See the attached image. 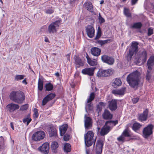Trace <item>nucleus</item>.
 I'll list each match as a JSON object with an SVG mask.
<instances>
[{"label":"nucleus","instance_id":"nucleus-1","mask_svg":"<svg viewBox=\"0 0 154 154\" xmlns=\"http://www.w3.org/2000/svg\"><path fill=\"white\" fill-rule=\"evenodd\" d=\"M11 100L19 104L23 103L25 99V95L22 91L19 90L12 91L9 95Z\"/></svg>","mask_w":154,"mask_h":154},{"label":"nucleus","instance_id":"nucleus-2","mask_svg":"<svg viewBox=\"0 0 154 154\" xmlns=\"http://www.w3.org/2000/svg\"><path fill=\"white\" fill-rule=\"evenodd\" d=\"M140 73L137 70L131 72L127 76L126 80L129 85L132 88L138 86L140 82Z\"/></svg>","mask_w":154,"mask_h":154},{"label":"nucleus","instance_id":"nucleus-3","mask_svg":"<svg viewBox=\"0 0 154 154\" xmlns=\"http://www.w3.org/2000/svg\"><path fill=\"white\" fill-rule=\"evenodd\" d=\"M138 45L139 43L137 42L133 41L131 42L129 53H128L126 57L128 61L131 60V58L134 54H136L137 53L139 50Z\"/></svg>","mask_w":154,"mask_h":154},{"label":"nucleus","instance_id":"nucleus-4","mask_svg":"<svg viewBox=\"0 0 154 154\" xmlns=\"http://www.w3.org/2000/svg\"><path fill=\"white\" fill-rule=\"evenodd\" d=\"M94 133L92 131H88L85 135V141L86 145L89 147L91 146L93 143L95 145L96 139L93 138Z\"/></svg>","mask_w":154,"mask_h":154},{"label":"nucleus","instance_id":"nucleus-5","mask_svg":"<svg viewBox=\"0 0 154 154\" xmlns=\"http://www.w3.org/2000/svg\"><path fill=\"white\" fill-rule=\"evenodd\" d=\"M154 125L150 124L145 127L143 130V136L145 139H148L153 134Z\"/></svg>","mask_w":154,"mask_h":154},{"label":"nucleus","instance_id":"nucleus-6","mask_svg":"<svg viewBox=\"0 0 154 154\" xmlns=\"http://www.w3.org/2000/svg\"><path fill=\"white\" fill-rule=\"evenodd\" d=\"M60 22L59 20H57L52 22L48 26V31L50 33H54L57 32V28L59 27L60 25Z\"/></svg>","mask_w":154,"mask_h":154},{"label":"nucleus","instance_id":"nucleus-7","mask_svg":"<svg viewBox=\"0 0 154 154\" xmlns=\"http://www.w3.org/2000/svg\"><path fill=\"white\" fill-rule=\"evenodd\" d=\"M112 74V70L110 69L106 70L100 69L98 71L97 75L98 77H106L109 76Z\"/></svg>","mask_w":154,"mask_h":154},{"label":"nucleus","instance_id":"nucleus-8","mask_svg":"<svg viewBox=\"0 0 154 154\" xmlns=\"http://www.w3.org/2000/svg\"><path fill=\"white\" fill-rule=\"evenodd\" d=\"M45 136V133L43 131H40L35 133L33 134L32 138L33 140L38 141L43 139Z\"/></svg>","mask_w":154,"mask_h":154},{"label":"nucleus","instance_id":"nucleus-9","mask_svg":"<svg viewBox=\"0 0 154 154\" xmlns=\"http://www.w3.org/2000/svg\"><path fill=\"white\" fill-rule=\"evenodd\" d=\"M19 108L20 106L18 104L11 103L8 104L6 108L9 112L13 113L15 112Z\"/></svg>","mask_w":154,"mask_h":154},{"label":"nucleus","instance_id":"nucleus-10","mask_svg":"<svg viewBox=\"0 0 154 154\" xmlns=\"http://www.w3.org/2000/svg\"><path fill=\"white\" fill-rule=\"evenodd\" d=\"M101 60L103 63L109 65H113L115 62L114 59L113 57L106 55L101 56Z\"/></svg>","mask_w":154,"mask_h":154},{"label":"nucleus","instance_id":"nucleus-11","mask_svg":"<svg viewBox=\"0 0 154 154\" xmlns=\"http://www.w3.org/2000/svg\"><path fill=\"white\" fill-rule=\"evenodd\" d=\"M86 31L88 36L89 38H92L94 36L95 29L91 25H88L86 28Z\"/></svg>","mask_w":154,"mask_h":154},{"label":"nucleus","instance_id":"nucleus-12","mask_svg":"<svg viewBox=\"0 0 154 154\" xmlns=\"http://www.w3.org/2000/svg\"><path fill=\"white\" fill-rule=\"evenodd\" d=\"M38 149L44 154H48L49 150V143L48 142L44 143L38 147Z\"/></svg>","mask_w":154,"mask_h":154},{"label":"nucleus","instance_id":"nucleus-13","mask_svg":"<svg viewBox=\"0 0 154 154\" xmlns=\"http://www.w3.org/2000/svg\"><path fill=\"white\" fill-rule=\"evenodd\" d=\"M103 142L101 140H97L96 143V152L95 154H101L103 146ZM86 153L88 154V151L86 150Z\"/></svg>","mask_w":154,"mask_h":154},{"label":"nucleus","instance_id":"nucleus-14","mask_svg":"<svg viewBox=\"0 0 154 154\" xmlns=\"http://www.w3.org/2000/svg\"><path fill=\"white\" fill-rule=\"evenodd\" d=\"M75 63V67L79 68L80 67L83 66L84 65V62L78 56H75L74 57Z\"/></svg>","mask_w":154,"mask_h":154},{"label":"nucleus","instance_id":"nucleus-15","mask_svg":"<svg viewBox=\"0 0 154 154\" xmlns=\"http://www.w3.org/2000/svg\"><path fill=\"white\" fill-rule=\"evenodd\" d=\"M147 59V53L146 51L144 50L140 53L138 55V60L142 63L146 62Z\"/></svg>","mask_w":154,"mask_h":154},{"label":"nucleus","instance_id":"nucleus-16","mask_svg":"<svg viewBox=\"0 0 154 154\" xmlns=\"http://www.w3.org/2000/svg\"><path fill=\"white\" fill-rule=\"evenodd\" d=\"M109 108L111 111L116 110L117 108V100L112 99L111 101L109 102Z\"/></svg>","mask_w":154,"mask_h":154},{"label":"nucleus","instance_id":"nucleus-17","mask_svg":"<svg viewBox=\"0 0 154 154\" xmlns=\"http://www.w3.org/2000/svg\"><path fill=\"white\" fill-rule=\"evenodd\" d=\"M148 110L146 109L144 110L143 113L140 114L138 117V120L141 122L146 121L148 117Z\"/></svg>","mask_w":154,"mask_h":154},{"label":"nucleus","instance_id":"nucleus-18","mask_svg":"<svg viewBox=\"0 0 154 154\" xmlns=\"http://www.w3.org/2000/svg\"><path fill=\"white\" fill-rule=\"evenodd\" d=\"M49 135L50 137H56L57 135V129L53 125H50L49 128Z\"/></svg>","mask_w":154,"mask_h":154},{"label":"nucleus","instance_id":"nucleus-19","mask_svg":"<svg viewBox=\"0 0 154 154\" xmlns=\"http://www.w3.org/2000/svg\"><path fill=\"white\" fill-rule=\"evenodd\" d=\"M95 68H86L82 70V72L84 74L92 76Z\"/></svg>","mask_w":154,"mask_h":154},{"label":"nucleus","instance_id":"nucleus-20","mask_svg":"<svg viewBox=\"0 0 154 154\" xmlns=\"http://www.w3.org/2000/svg\"><path fill=\"white\" fill-rule=\"evenodd\" d=\"M126 91V88L123 87L118 90H114L112 91L113 94L115 95H123Z\"/></svg>","mask_w":154,"mask_h":154},{"label":"nucleus","instance_id":"nucleus-21","mask_svg":"<svg viewBox=\"0 0 154 154\" xmlns=\"http://www.w3.org/2000/svg\"><path fill=\"white\" fill-rule=\"evenodd\" d=\"M103 118L105 120L111 119L113 117V115L107 109H105L102 115Z\"/></svg>","mask_w":154,"mask_h":154},{"label":"nucleus","instance_id":"nucleus-22","mask_svg":"<svg viewBox=\"0 0 154 154\" xmlns=\"http://www.w3.org/2000/svg\"><path fill=\"white\" fill-rule=\"evenodd\" d=\"M148 69L149 70H151L152 66L154 65V56H151L148 59L147 63Z\"/></svg>","mask_w":154,"mask_h":154},{"label":"nucleus","instance_id":"nucleus-23","mask_svg":"<svg viewBox=\"0 0 154 154\" xmlns=\"http://www.w3.org/2000/svg\"><path fill=\"white\" fill-rule=\"evenodd\" d=\"M92 119L89 117H86L85 121V128L89 129L92 127Z\"/></svg>","mask_w":154,"mask_h":154},{"label":"nucleus","instance_id":"nucleus-24","mask_svg":"<svg viewBox=\"0 0 154 154\" xmlns=\"http://www.w3.org/2000/svg\"><path fill=\"white\" fill-rule=\"evenodd\" d=\"M85 8L92 13L94 12V8L92 4L90 2H85L83 5Z\"/></svg>","mask_w":154,"mask_h":154},{"label":"nucleus","instance_id":"nucleus-25","mask_svg":"<svg viewBox=\"0 0 154 154\" xmlns=\"http://www.w3.org/2000/svg\"><path fill=\"white\" fill-rule=\"evenodd\" d=\"M122 83V82L120 78H115L112 81V85L113 87L117 88L120 86Z\"/></svg>","mask_w":154,"mask_h":154},{"label":"nucleus","instance_id":"nucleus-26","mask_svg":"<svg viewBox=\"0 0 154 154\" xmlns=\"http://www.w3.org/2000/svg\"><path fill=\"white\" fill-rule=\"evenodd\" d=\"M91 54L96 56H98L100 54L101 50L97 47H93L91 49Z\"/></svg>","mask_w":154,"mask_h":154},{"label":"nucleus","instance_id":"nucleus-27","mask_svg":"<svg viewBox=\"0 0 154 154\" xmlns=\"http://www.w3.org/2000/svg\"><path fill=\"white\" fill-rule=\"evenodd\" d=\"M68 127L67 124H65L61 126L59 128L60 136H63L66 132Z\"/></svg>","mask_w":154,"mask_h":154},{"label":"nucleus","instance_id":"nucleus-28","mask_svg":"<svg viewBox=\"0 0 154 154\" xmlns=\"http://www.w3.org/2000/svg\"><path fill=\"white\" fill-rule=\"evenodd\" d=\"M111 130V129H109V128L108 127L104 126L101 129L100 134L102 136H103L107 134Z\"/></svg>","mask_w":154,"mask_h":154},{"label":"nucleus","instance_id":"nucleus-29","mask_svg":"<svg viewBox=\"0 0 154 154\" xmlns=\"http://www.w3.org/2000/svg\"><path fill=\"white\" fill-rule=\"evenodd\" d=\"M32 120V119L31 118L30 114H29L26 116L25 117L23 118V122L25 124H26V123L27 125H28Z\"/></svg>","mask_w":154,"mask_h":154},{"label":"nucleus","instance_id":"nucleus-30","mask_svg":"<svg viewBox=\"0 0 154 154\" xmlns=\"http://www.w3.org/2000/svg\"><path fill=\"white\" fill-rule=\"evenodd\" d=\"M142 126V125L140 123L135 122L133 125L132 129L134 131L136 132L140 129Z\"/></svg>","mask_w":154,"mask_h":154},{"label":"nucleus","instance_id":"nucleus-31","mask_svg":"<svg viewBox=\"0 0 154 154\" xmlns=\"http://www.w3.org/2000/svg\"><path fill=\"white\" fill-rule=\"evenodd\" d=\"M44 81L43 79L40 78L38 79V90L41 91L42 90L43 88Z\"/></svg>","mask_w":154,"mask_h":154},{"label":"nucleus","instance_id":"nucleus-32","mask_svg":"<svg viewBox=\"0 0 154 154\" xmlns=\"http://www.w3.org/2000/svg\"><path fill=\"white\" fill-rule=\"evenodd\" d=\"M58 146V144L57 142L54 141L52 142L51 146L52 151L53 152H55Z\"/></svg>","mask_w":154,"mask_h":154},{"label":"nucleus","instance_id":"nucleus-33","mask_svg":"<svg viewBox=\"0 0 154 154\" xmlns=\"http://www.w3.org/2000/svg\"><path fill=\"white\" fill-rule=\"evenodd\" d=\"M142 26V24L141 22H139L134 23L132 26H131V28L133 29H140Z\"/></svg>","mask_w":154,"mask_h":154},{"label":"nucleus","instance_id":"nucleus-34","mask_svg":"<svg viewBox=\"0 0 154 154\" xmlns=\"http://www.w3.org/2000/svg\"><path fill=\"white\" fill-rule=\"evenodd\" d=\"M106 103L103 102H100L96 106L97 109L99 111H101L102 110V107H104L106 106Z\"/></svg>","mask_w":154,"mask_h":154},{"label":"nucleus","instance_id":"nucleus-35","mask_svg":"<svg viewBox=\"0 0 154 154\" xmlns=\"http://www.w3.org/2000/svg\"><path fill=\"white\" fill-rule=\"evenodd\" d=\"M46 91H50L53 90V85L51 83H46L45 86Z\"/></svg>","mask_w":154,"mask_h":154},{"label":"nucleus","instance_id":"nucleus-36","mask_svg":"<svg viewBox=\"0 0 154 154\" xmlns=\"http://www.w3.org/2000/svg\"><path fill=\"white\" fill-rule=\"evenodd\" d=\"M64 149L65 152H70L71 150V146L70 144L68 143H65L64 145Z\"/></svg>","mask_w":154,"mask_h":154},{"label":"nucleus","instance_id":"nucleus-37","mask_svg":"<svg viewBox=\"0 0 154 154\" xmlns=\"http://www.w3.org/2000/svg\"><path fill=\"white\" fill-rule=\"evenodd\" d=\"M95 96V94L94 92H92L90 94L89 97L87 99V103H91L94 100Z\"/></svg>","mask_w":154,"mask_h":154},{"label":"nucleus","instance_id":"nucleus-38","mask_svg":"<svg viewBox=\"0 0 154 154\" xmlns=\"http://www.w3.org/2000/svg\"><path fill=\"white\" fill-rule=\"evenodd\" d=\"M124 13L125 15L127 17H131V13H130L129 8L125 7L124 8Z\"/></svg>","mask_w":154,"mask_h":154},{"label":"nucleus","instance_id":"nucleus-39","mask_svg":"<svg viewBox=\"0 0 154 154\" xmlns=\"http://www.w3.org/2000/svg\"><path fill=\"white\" fill-rule=\"evenodd\" d=\"M130 131L127 129L125 130L122 134V135L126 137H130L131 136L130 134Z\"/></svg>","mask_w":154,"mask_h":154},{"label":"nucleus","instance_id":"nucleus-40","mask_svg":"<svg viewBox=\"0 0 154 154\" xmlns=\"http://www.w3.org/2000/svg\"><path fill=\"white\" fill-rule=\"evenodd\" d=\"M24 75H16L14 77V80L19 81L23 79L25 77Z\"/></svg>","mask_w":154,"mask_h":154},{"label":"nucleus","instance_id":"nucleus-41","mask_svg":"<svg viewBox=\"0 0 154 154\" xmlns=\"http://www.w3.org/2000/svg\"><path fill=\"white\" fill-rule=\"evenodd\" d=\"M147 71V73L146 75V79L149 82H150V79L152 76V72L151 70H149L148 69Z\"/></svg>","mask_w":154,"mask_h":154},{"label":"nucleus","instance_id":"nucleus-42","mask_svg":"<svg viewBox=\"0 0 154 154\" xmlns=\"http://www.w3.org/2000/svg\"><path fill=\"white\" fill-rule=\"evenodd\" d=\"M101 35V31L100 28L99 27L98 29V31L96 35V36L94 38L95 40L98 39L100 38Z\"/></svg>","mask_w":154,"mask_h":154},{"label":"nucleus","instance_id":"nucleus-43","mask_svg":"<svg viewBox=\"0 0 154 154\" xmlns=\"http://www.w3.org/2000/svg\"><path fill=\"white\" fill-rule=\"evenodd\" d=\"M46 97L49 101L52 100L56 96V94L54 93H51L47 95Z\"/></svg>","mask_w":154,"mask_h":154},{"label":"nucleus","instance_id":"nucleus-44","mask_svg":"<svg viewBox=\"0 0 154 154\" xmlns=\"http://www.w3.org/2000/svg\"><path fill=\"white\" fill-rule=\"evenodd\" d=\"M88 62V63L89 65L91 66H94L97 65V62L96 60H90Z\"/></svg>","mask_w":154,"mask_h":154},{"label":"nucleus","instance_id":"nucleus-45","mask_svg":"<svg viewBox=\"0 0 154 154\" xmlns=\"http://www.w3.org/2000/svg\"><path fill=\"white\" fill-rule=\"evenodd\" d=\"M33 111L34 113L33 115V117L34 119H36L38 118L39 115L38 109L36 108H34Z\"/></svg>","mask_w":154,"mask_h":154},{"label":"nucleus","instance_id":"nucleus-46","mask_svg":"<svg viewBox=\"0 0 154 154\" xmlns=\"http://www.w3.org/2000/svg\"><path fill=\"white\" fill-rule=\"evenodd\" d=\"M110 39H108L105 40H99L98 42L101 45H103L107 43L108 42H110Z\"/></svg>","mask_w":154,"mask_h":154},{"label":"nucleus","instance_id":"nucleus-47","mask_svg":"<svg viewBox=\"0 0 154 154\" xmlns=\"http://www.w3.org/2000/svg\"><path fill=\"white\" fill-rule=\"evenodd\" d=\"M29 107V105L28 104H25L22 105L20 107V110L24 111L26 110Z\"/></svg>","mask_w":154,"mask_h":154},{"label":"nucleus","instance_id":"nucleus-48","mask_svg":"<svg viewBox=\"0 0 154 154\" xmlns=\"http://www.w3.org/2000/svg\"><path fill=\"white\" fill-rule=\"evenodd\" d=\"M104 125L106 127H108L110 129H111L113 127L111 121H107L105 122Z\"/></svg>","mask_w":154,"mask_h":154},{"label":"nucleus","instance_id":"nucleus-49","mask_svg":"<svg viewBox=\"0 0 154 154\" xmlns=\"http://www.w3.org/2000/svg\"><path fill=\"white\" fill-rule=\"evenodd\" d=\"M49 100L45 96L42 100V105L43 106L45 105Z\"/></svg>","mask_w":154,"mask_h":154},{"label":"nucleus","instance_id":"nucleus-50","mask_svg":"<svg viewBox=\"0 0 154 154\" xmlns=\"http://www.w3.org/2000/svg\"><path fill=\"white\" fill-rule=\"evenodd\" d=\"M98 19L99 22L100 23H104L105 22V20L103 18L100 14H99L98 17Z\"/></svg>","mask_w":154,"mask_h":154},{"label":"nucleus","instance_id":"nucleus-51","mask_svg":"<svg viewBox=\"0 0 154 154\" xmlns=\"http://www.w3.org/2000/svg\"><path fill=\"white\" fill-rule=\"evenodd\" d=\"M153 33V29L149 28L148 29V36H150Z\"/></svg>","mask_w":154,"mask_h":154},{"label":"nucleus","instance_id":"nucleus-52","mask_svg":"<svg viewBox=\"0 0 154 154\" xmlns=\"http://www.w3.org/2000/svg\"><path fill=\"white\" fill-rule=\"evenodd\" d=\"M139 98L138 97L134 98L132 99V101L134 104L137 103L139 101Z\"/></svg>","mask_w":154,"mask_h":154},{"label":"nucleus","instance_id":"nucleus-53","mask_svg":"<svg viewBox=\"0 0 154 154\" xmlns=\"http://www.w3.org/2000/svg\"><path fill=\"white\" fill-rule=\"evenodd\" d=\"M54 12V10L51 9H48L46 10L45 12L47 14H51Z\"/></svg>","mask_w":154,"mask_h":154},{"label":"nucleus","instance_id":"nucleus-54","mask_svg":"<svg viewBox=\"0 0 154 154\" xmlns=\"http://www.w3.org/2000/svg\"><path fill=\"white\" fill-rule=\"evenodd\" d=\"M112 123V124L113 127L117 125L118 123V121L116 120L115 121L110 120Z\"/></svg>","mask_w":154,"mask_h":154},{"label":"nucleus","instance_id":"nucleus-55","mask_svg":"<svg viewBox=\"0 0 154 154\" xmlns=\"http://www.w3.org/2000/svg\"><path fill=\"white\" fill-rule=\"evenodd\" d=\"M69 135L65 134L63 137V139L65 141H67L69 139Z\"/></svg>","mask_w":154,"mask_h":154},{"label":"nucleus","instance_id":"nucleus-56","mask_svg":"<svg viewBox=\"0 0 154 154\" xmlns=\"http://www.w3.org/2000/svg\"><path fill=\"white\" fill-rule=\"evenodd\" d=\"M117 140L119 141H124L125 140V138L122 136H120L118 138Z\"/></svg>","mask_w":154,"mask_h":154},{"label":"nucleus","instance_id":"nucleus-57","mask_svg":"<svg viewBox=\"0 0 154 154\" xmlns=\"http://www.w3.org/2000/svg\"><path fill=\"white\" fill-rule=\"evenodd\" d=\"M138 0H131V5H133L136 4Z\"/></svg>","mask_w":154,"mask_h":154},{"label":"nucleus","instance_id":"nucleus-58","mask_svg":"<svg viewBox=\"0 0 154 154\" xmlns=\"http://www.w3.org/2000/svg\"><path fill=\"white\" fill-rule=\"evenodd\" d=\"M22 83H23L25 85L27 84L28 83L26 81V79H24L22 81Z\"/></svg>","mask_w":154,"mask_h":154},{"label":"nucleus","instance_id":"nucleus-59","mask_svg":"<svg viewBox=\"0 0 154 154\" xmlns=\"http://www.w3.org/2000/svg\"><path fill=\"white\" fill-rule=\"evenodd\" d=\"M10 125L11 128L13 130H14V125L12 122H11L10 123Z\"/></svg>","mask_w":154,"mask_h":154},{"label":"nucleus","instance_id":"nucleus-60","mask_svg":"<svg viewBox=\"0 0 154 154\" xmlns=\"http://www.w3.org/2000/svg\"><path fill=\"white\" fill-rule=\"evenodd\" d=\"M86 58L87 59V62L91 60V59L89 57V56H88V54H87V55L86 56Z\"/></svg>","mask_w":154,"mask_h":154},{"label":"nucleus","instance_id":"nucleus-61","mask_svg":"<svg viewBox=\"0 0 154 154\" xmlns=\"http://www.w3.org/2000/svg\"><path fill=\"white\" fill-rule=\"evenodd\" d=\"M55 75L57 77H59L60 76V74L58 72H57L55 73Z\"/></svg>","mask_w":154,"mask_h":154},{"label":"nucleus","instance_id":"nucleus-62","mask_svg":"<svg viewBox=\"0 0 154 154\" xmlns=\"http://www.w3.org/2000/svg\"><path fill=\"white\" fill-rule=\"evenodd\" d=\"M104 2V1L103 0H102L100 1V4H103Z\"/></svg>","mask_w":154,"mask_h":154},{"label":"nucleus","instance_id":"nucleus-63","mask_svg":"<svg viewBox=\"0 0 154 154\" xmlns=\"http://www.w3.org/2000/svg\"><path fill=\"white\" fill-rule=\"evenodd\" d=\"M67 56H68V60H70V54H68L67 55Z\"/></svg>","mask_w":154,"mask_h":154},{"label":"nucleus","instance_id":"nucleus-64","mask_svg":"<svg viewBox=\"0 0 154 154\" xmlns=\"http://www.w3.org/2000/svg\"><path fill=\"white\" fill-rule=\"evenodd\" d=\"M88 107H90L91 106V103L88 104Z\"/></svg>","mask_w":154,"mask_h":154}]
</instances>
